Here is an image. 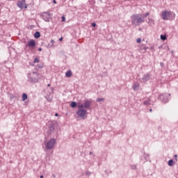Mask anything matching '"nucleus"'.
Wrapping results in <instances>:
<instances>
[{"label":"nucleus","instance_id":"obj_1","mask_svg":"<svg viewBox=\"0 0 178 178\" xmlns=\"http://www.w3.org/2000/svg\"><path fill=\"white\" fill-rule=\"evenodd\" d=\"M131 24L132 26H135V27H137V26H140L141 23H144L145 22V18L143 17V15L140 14H135L131 15Z\"/></svg>","mask_w":178,"mask_h":178},{"label":"nucleus","instance_id":"obj_2","mask_svg":"<svg viewBox=\"0 0 178 178\" xmlns=\"http://www.w3.org/2000/svg\"><path fill=\"white\" fill-rule=\"evenodd\" d=\"M161 17L163 20H174L175 17H176V14L172 11L165 10L162 11Z\"/></svg>","mask_w":178,"mask_h":178},{"label":"nucleus","instance_id":"obj_3","mask_svg":"<svg viewBox=\"0 0 178 178\" xmlns=\"http://www.w3.org/2000/svg\"><path fill=\"white\" fill-rule=\"evenodd\" d=\"M77 106L79 110L76 111V115L81 119H86L87 118V115H88V113L87 112V110L84 109V105L78 104Z\"/></svg>","mask_w":178,"mask_h":178},{"label":"nucleus","instance_id":"obj_4","mask_svg":"<svg viewBox=\"0 0 178 178\" xmlns=\"http://www.w3.org/2000/svg\"><path fill=\"white\" fill-rule=\"evenodd\" d=\"M28 81L29 83H38V72H33L28 74Z\"/></svg>","mask_w":178,"mask_h":178},{"label":"nucleus","instance_id":"obj_5","mask_svg":"<svg viewBox=\"0 0 178 178\" xmlns=\"http://www.w3.org/2000/svg\"><path fill=\"white\" fill-rule=\"evenodd\" d=\"M56 144V140L55 138H51L45 143V147L47 149H52Z\"/></svg>","mask_w":178,"mask_h":178},{"label":"nucleus","instance_id":"obj_6","mask_svg":"<svg viewBox=\"0 0 178 178\" xmlns=\"http://www.w3.org/2000/svg\"><path fill=\"white\" fill-rule=\"evenodd\" d=\"M42 19L44 20V22H51V13H49V12L43 13Z\"/></svg>","mask_w":178,"mask_h":178},{"label":"nucleus","instance_id":"obj_7","mask_svg":"<svg viewBox=\"0 0 178 178\" xmlns=\"http://www.w3.org/2000/svg\"><path fill=\"white\" fill-rule=\"evenodd\" d=\"M17 6L18 8H20V9H27V4L26 3V0H21L17 2Z\"/></svg>","mask_w":178,"mask_h":178},{"label":"nucleus","instance_id":"obj_8","mask_svg":"<svg viewBox=\"0 0 178 178\" xmlns=\"http://www.w3.org/2000/svg\"><path fill=\"white\" fill-rule=\"evenodd\" d=\"M168 97H170V94H163L159 96V98L161 101H163V102H168L169 101V98Z\"/></svg>","mask_w":178,"mask_h":178},{"label":"nucleus","instance_id":"obj_9","mask_svg":"<svg viewBox=\"0 0 178 178\" xmlns=\"http://www.w3.org/2000/svg\"><path fill=\"white\" fill-rule=\"evenodd\" d=\"M138 51L140 54H145V51H147V49H148V47L145 46V44H141L138 46Z\"/></svg>","mask_w":178,"mask_h":178},{"label":"nucleus","instance_id":"obj_10","mask_svg":"<svg viewBox=\"0 0 178 178\" xmlns=\"http://www.w3.org/2000/svg\"><path fill=\"white\" fill-rule=\"evenodd\" d=\"M151 77V74H145L142 78H140V83H147Z\"/></svg>","mask_w":178,"mask_h":178},{"label":"nucleus","instance_id":"obj_11","mask_svg":"<svg viewBox=\"0 0 178 178\" xmlns=\"http://www.w3.org/2000/svg\"><path fill=\"white\" fill-rule=\"evenodd\" d=\"M26 47H29V48H34L35 47V41H34V40L28 41Z\"/></svg>","mask_w":178,"mask_h":178},{"label":"nucleus","instance_id":"obj_12","mask_svg":"<svg viewBox=\"0 0 178 178\" xmlns=\"http://www.w3.org/2000/svg\"><path fill=\"white\" fill-rule=\"evenodd\" d=\"M147 24H149V26H150L151 27H152V26H155V20H154V19L151 18V17H148L147 18Z\"/></svg>","mask_w":178,"mask_h":178},{"label":"nucleus","instance_id":"obj_13","mask_svg":"<svg viewBox=\"0 0 178 178\" xmlns=\"http://www.w3.org/2000/svg\"><path fill=\"white\" fill-rule=\"evenodd\" d=\"M83 105V108H85V109H89L91 106V101L90 100H86L85 101Z\"/></svg>","mask_w":178,"mask_h":178},{"label":"nucleus","instance_id":"obj_14","mask_svg":"<svg viewBox=\"0 0 178 178\" xmlns=\"http://www.w3.org/2000/svg\"><path fill=\"white\" fill-rule=\"evenodd\" d=\"M55 44V40H51L50 41V42L47 45V48H53V47L54 46V44Z\"/></svg>","mask_w":178,"mask_h":178},{"label":"nucleus","instance_id":"obj_15","mask_svg":"<svg viewBox=\"0 0 178 178\" xmlns=\"http://www.w3.org/2000/svg\"><path fill=\"white\" fill-rule=\"evenodd\" d=\"M133 90H134V91H137L138 90V88H140V84L138 83H134L132 86Z\"/></svg>","mask_w":178,"mask_h":178},{"label":"nucleus","instance_id":"obj_16","mask_svg":"<svg viewBox=\"0 0 178 178\" xmlns=\"http://www.w3.org/2000/svg\"><path fill=\"white\" fill-rule=\"evenodd\" d=\"M65 76L67 77H72V71L71 70H68L66 73H65Z\"/></svg>","mask_w":178,"mask_h":178},{"label":"nucleus","instance_id":"obj_17","mask_svg":"<svg viewBox=\"0 0 178 178\" xmlns=\"http://www.w3.org/2000/svg\"><path fill=\"white\" fill-rule=\"evenodd\" d=\"M40 32H38V31H37V32H35V33H34V37H35V38H40Z\"/></svg>","mask_w":178,"mask_h":178},{"label":"nucleus","instance_id":"obj_18","mask_svg":"<svg viewBox=\"0 0 178 178\" xmlns=\"http://www.w3.org/2000/svg\"><path fill=\"white\" fill-rule=\"evenodd\" d=\"M168 163V166H173V165H175V162L172 159L170 160Z\"/></svg>","mask_w":178,"mask_h":178},{"label":"nucleus","instance_id":"obj_19","mask_svg":"<svg viewBox=\"0 0 178 178\" xmlns=\"http://www.w3.org/2000/svg\"><path fill=\"white\" fill-rule=\"evenodd\" d=\"M27 99V95L26 93H24L22 95V101H26Z\"/></svg>","mask_w":178,"mask_h":178},{"label":"nucleus","instance_id":"obj_20","mask_svg":"<svg viewBox=\"0 0 178 178\" xmlns=\"http://www.w3.org/2000/svg\"><path fill=\"white\" fill-rule=\"evenodd\" d=\"M76 106H77V104L75 102H72L71 103V108H76Z\"/></svg>","mask_w":178,"mask_h":178},{"label":"nucleus","instance_id":"obj_21","mask_svg":"<svg viewBox=\"0 0 178 178\" xmlns=\"http://www.w3.org/2000/svg\"><path fill=\"white\" fill-rule=\"evenodd\" d=\"M161 40H162L163 41H165V40H166V35H161Z\"/></svg>","mask_w":178,"mask_h":178},{"label":"nucleus","instance_id":"obj_22","mask_svg":"<svg viewBox=\"0 0 178 178\" xmlns=\"http://www.w3.org/2000/svg\"><path fill=\"white\" fill-rule=\"evenodd\" d=\"M97 102H104V101H105L104 98H98L97 99Z\"/></svg>","mask_w":178,"mask_h":178},{"label":"nucleus","instance_id":"obj_23","mask_svg":"<svg viewBox=\"0 0 178 178\" xmlns=\"http://www.w3.org/2000/svg\"><path fill=\"white\" fill-rule=\"evenodd\" d=\"M144 105H149V100L144 102Z\"/></svg>","mask_w":178,"mask_h":178},{"label":"nucleus","instance_id":"obj_24","mask_svg":"<svg viewBox=\"0 0 178 178\" xmlns=\"http://www.w3.org/2000/svg\"><path fill=\"white\" fill-rule=\"evenodd\" d=\"M131 168L134 170L137 168V166L136 165H133L131 166Z\"/></svg>","mask_w":178,"mask_h":178},{"label":"nucleus","instance_id":"obj_25","mask_svg":"<svg viewBox=\"0 0 178 178\" xmlns=\"http://www.w3.org/2000/svg\"><path fill=\"white\" fill-rule=\"evenodd\" d=\"M61 19H62L61 22H65L66 20V17H65V15H63Z\"/></svg>","mask_w":178,"mask_h":178},{"label":"nucleus","instance_id":"obj_26","mask_svg":"<svg viewBox=\"0 0 178 178\" xmlns=\"http://www.w3.org/2000/svg\"><path fill=\"white\" fill-rule=\"evenodd\" d=\"M38 62H40V60H38V58H35L33 63H38Z\"/></svg>","mask_w":178,"mask_h":178},{"label":"nucleus","instance_id":"obj_27","mask_svg":"<svg viewBox=\"0 0 178 178\" xmlns=\"http://www.w3.org/2000/svg\"><path fill=\"white\" fill-rule=\"evenodd\" d=\"M147 16H149V13H145L143 17H147Z\"/></svg>","mask_w":178,"mask_h":178},{"label":"nucleus","instance_id":"obj_28","mask_svg":"<svg viewBox=\"0 0 178 178\" xmlns=\"http://www.w3.org/2000/svg\"><path fill=\"white\" fill-rule=\"evenodd\" d=\"M136 42H137L138 44H140V42H141V38H138V39L136 40Z\"/></svg>","mask_w":178,"mask_h":178},{"label":"nucleus","instance_id":"obj_29","mask_svg":"<svg viewBox=\"0 0 178 178\" xmlns=\"http://www.w3.org/2000/svg\"><path fill=\"white\" fill-rule=\"evenodd\" d=\"M86 176H90V175H91V172L90 171H86Z\"/></svg>","mask_w":178,"mask_h":178},{"label":"nucleus","instance_id":"obj_30","mask_svg":"<svg viewBox=\"0 0 178 178\" xmlns=\"http://www.w3.org/2000/svg\"><path fill=\"white\" fill-rule=\"evenodd\" d=\"M92 27H97V24H95V23H92Z\"/></svg>","mask_w":178,"mask_h":178},{"label":"nucleus","instance_id":"obj_31","mask_svg":"<svg viewBox=\"0 0 178 178\" xmlns=\"http://www.w3.org/2000/svg\"><path fill=\"white\" fill-rule=\"evenodd\" d=\"M53 3H56V0H54V1H53Z\"/></svg>","mask_w":178,"mask_h":178},{"label":"nucleus","instance_id":"obj_32","mask_svg":"<svg viewBox=\"0 0 178 178\" xmlns=\"http://www.w3.org/2000/svg\"><path fill=\"white\" fill-rule=\"evenodd\" d=\"M62 40H63V38H60L59 39V41H62Z\"/></svg>","mask_w":178,"mask_h":178},{"label":"nucleus","instance_id":"obj_33","mask_svg":"<svg viewBox=\"0 0 178 178\" xmlns=\"http://www.w3.org/2000/svg\"><path fill=\"white\" fill-rule=\"evenodd\" d=\"M150 49H154V46L150 47Z\"/></svg>","mask_w":178,"mask_h":178},{"label":"nucleus","instance_id":"obj_34","mask_svg":"<svg viewBox=\"0 0 178 178\" xmlns=\"http://www.w3.org/2000/svg\"><path fill=\"white\" fill-rule=\"evenodd\" d=\"M38 51H42V48H39Z\"/></svg>","mask_w":178,"mask_h":178},{"label":"nucleus","instance_id":"obj_35","mask_svg":"<svg viewBox=\"0 0 178 178\" xmlns=\"http://www.w3.org/2000/svg\"><path fill=\"white\" fill-rule=\"evenodd\" d=\"M40 178H44V175H40Z\"/></svg>","mask_w":178,"mask_h":178},{"label":"nucleus","instance_id":"obj_36","mask_svg":"<svg viewBox=\"0 0 178 178\" xmlns=\"http://www.w3.org/2000/svg\"><path fill=\"white\" fill-rule=\"evenodd\" d=\"M90 155H92V152H90Z\"/></svg>","mask_w":178,"mask_h":178},{"label":"nucleus","instance_id":"obj_37","mask_svg":"<svg viewBox=\"0 0 178 178\" xmlns=\"http://www.w3.org/2000/svg\"><path fill=\"white\" fill-rule=\"evenodd\" d=\"M149 112H152V108L149 109Z\"/></svg>","mask_w":178,"mask_h":178},{"label":"nucleus","instance_id":"obj_38","mask_svg":"<svg viewBox=\"0 0 178 178\" xmlns=\"http://www.w3.org/2000/svg\"><path fill=\"white\" fill-rule=\"evenodd\" d=\"M55 116H58V113H56V114H55Z\"/></svg>","mask_w":178,"mask_h":178},{"label":"nucleus","instance_id":"obj_39","mask_svg":"<svg viewBox=\"0 0 178 178\" xmlns=\"http://www.w3.org/2000/svg\"><path fill=\"white\" fill-rule=\"evenodd\" d=\"M161 66H162V65H163V63H161Z\"/></svg>","mask_w":178,"mask_h":178},{"label":"nucleus","instance_id":"obj_40","mask_svg":"<svg viewBox=\"0 0 178 178\" xmlns=\"http://www.w3.org/2000/svg\"><path fill=\"white\" fill-rule=\"evenodd\" d=\"M51 85L50 84H48L47 86L49 87Z\"/></svg>","mask_w":178,"mask_h":178},{"label":"nucleus","instance_id":"obj_41","mask_svg":"<svg viewBox=\"0 0 178 178\" xmlns=\"http://www.w3.org/2000/svg\"><path fill=\"white\" fill-rule=\"evenodd\" d=\"M53 177H54V178H55V175H53Z\"/></svg>","mask_w":178,"mask_h":178},{"label":"nucleus","instance_id":"obj_42","mask_svg":"<svg viewBox=\"0 0 178 178\" xmlns=\"http://www.w3.org/2000/svg\"><path fill=\"white\" fill-rule=\"evenodd\" d=\"M175 158H177V155H175Z\"/></svg>","mask_w":178,"mask_h":178}]
</instances>
